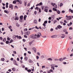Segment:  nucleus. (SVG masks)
Segmentation results:
<instances>
[{"label": "nucleus", "mask_w": 73, "mask_h": 73, "mask_svg": "<svg viewBox=\"0 0 73 73\" xmlns=\"http://www.w3.org/2000/svg\"><path fill=\"white\" fill-rule=\"evenodd\" d=\"M72 19V16H69L68 17H67L66 18V20H71Z\"/></svg>", "instance_id": "obj_1"}, {"label": "nucleus", "mask_w": 73, "mask_h": 73, "mask_svg": "<svg viewBox=\"0 0 73 73\" xmlns=\"http://www.w3.org/2000/svg\"><path fill=\"white\" fill-rule=\"evenodd\" d=\"M13 63L14 65H17V66H18V64H17V62H16V60H13Z\"/></svg>", "instance_id": "obj_2"}, {"label": "nucleus", "mask_w": 73, "mask_h": 73, "mask_svg": "<svg viewBox=\"0 0 73 73\" xmlns=\"http://www.w3.org/2000/svg\"><path fill=\"white\" fill-rule=\"evenodd\" d=\"M40 36H41V33H38L37 36V38H40Z\"/></svg>", "instance_id": "obj_3"}, {"label": "nucleus", "mask_w": 73, "mask_h": 73, "mask_svg": "<svg viewBox=\"0 0 73 73\" xmlns=\"http://www.w3.org/2000/svg\"><path fill=\"white\" fill-rule=\"evenodd\" d=\"M42 25L44 26V27H43L42 29H45V28H46V24L45 23H43Z\"/></svg>", "instance_id": "obj_4"}, {"label": "nucleus", "mask_w": 73, "mask_h": 73, "mask_svg": "<svg viewBox=\"0 0 73 73\" xmlns=\"http://www.w3.org/2000/svg\"><path fill=\"white\" fill-rule=\"evenodd\" d=\"M43 8H44V10H48L49 9V7L47 6H43Z\"/></svg>", "instance_id": "obj_5"}, {"label": "nucleus", "mask_w": 73, "mask_h": 73, "mask_svg": "<svg viewBox=\"0 0 73 73\" xmlns=\"http://www.w3.org/2000/svg\"><path fill=\"white\" fill-rule=\"evenodd\" d=\"M29 33H30L29 32L27 31L25 33V35H29Z\"/></svg>", "instance_id": "obj_6"}, {"label": "nucleus", "mask_w": 73, "mask_h": 73, "mask_svg": "<svg viewBox=\"0 0 73 73\" xmlns=\"http://www.w3.org/2000/svg\"><path fill=\"white\" fill-rule=\"evenodd\" d=\"M9 8H11V9H13V5H12V4L10 5H9Z\"/></svg>", "instance_id": "obj_7"}, {"label": "nucleus", "mask_w": 73, "mask_h": 73, "mask_svg": "<svg viewBox=\"0 0 73 73\" xmlns=\"http://www.w3.org/2000/svg\"><path fill=\"white\" fill-rule=\"evenodd\" d=\"M31 38H33V39H36L37 38V37L35 36H31Z\"/></svg>", "instance_id": "obj_8"}, {"label": "nucleus", "mask_w": 73, "mask_h": 73, "mask_svg": "<svg viewBox=\"0 0 73 73\" xmlns=\"http://www.w3.org/2000/svg\"><path fill=\"white\" fill-rule=\"evenodd\" d=\"M27 1H24V5L25 6H27Z\"/></svg>", "instance_id": "obj_9"}, {"label": "nucleus", "mask_w": 73, "mask_h": 73, "mask_svg": "<svg viewBox=\"0 0 73 73\" xmlns=\"http://www.w3.org/2000/svg\"><path fill=\"white\" fill-rule=\"evenodd\" d=\"M33 50L34 51V52L35 53H36V48H35L34 47V48H33Z\"/></svg>", "instance_id": "obj_10"}, {"label": "nucleus", "mask_w": 73, "mask_h": 73, "mask_svg": "<svg viewBox=\"0 0 73 73\" xmlns=\"http://www.w3.org/2000/svg\"><path fill=\"white\" fill-rule=\"evenodd\" d=\"M57 27L58 29H61V28H62V26H61L60 25H59L57 26Z\"/></svg>", "instance_id": "obj_11"}, {"label": "nucleus", "mask_w": 73, "mask_h": 73, "mask_svg": "<svg viewBox=\"0 0 73 73\" xmlns=\"http://www.w3.org/2000/svg\"><path fill=\"white\" fill-rule=\"evenodd\" d=\"M51 38H56V37H57V36L56 35H53L51 36Z\"/></svg>", "instance_id": "obj_12"}, {"label": "nucleus", "mask_w": 73, "mask_h": 73, "mask_svg": "<svg viewBox=\"0 0 73 73\" xmlns=\"http://www.w3.org/2000/svg\"><path fill=\"white\" fill-rule=\"evenodd\" d=\"M69 12H71L72 13H73V10L71 9H69Z\"/></svg>", "instance_id": "obj_13"}, {"label": "nucleus", "mask_w": 73, "mask_h": 73, "mask_svg": "<svg viewBox=\"0 0 73 73\" xmlns=\"http://www.w3.org/2000/svg\"><path fill=\"white\" fill-rule=\"evenodd\" d=\"M34 23H35V24H37V20L35 19L34 21Z\"/></svg>", "instance_id": "obj_14"}, {"label": "nucleus", "mask_w": 73, "mask_h": 73, "mask_svg": "<svg viewBox=\"0 0 73 73\" xmlns=\"http://www.w3.org/2000/svg\"><path fill=\"white\" fill-rule=\"evenodd\" d=\"M27 15H25L24 16L23 18H24V20H25H25H26V18H27Z\"/></svg>", "instance_id": "obj_15"}, {"label": "nucleus", "mask_w": 73, "mask_h": 73, "mask_svg": "<svg viewBox=\"0 0 73 73\" xmlns=\"http://www.w3.org/2000/svg\"><path fill=\"white\" fill-rule=\"evenodd\" d=\"M4 12L5 13H7V14H8L9 13V12L8 11L5 10Z\"/></svg>", "instance_id": "obj_16"}, {"label": "nucleus", "mask_w": 73, "mask_h": 73, "mask_svg": "<svg viewBox=\"0 0 73 73\" xmlns=\"http://www.w3.org/2000/svg\"><path fill=\"white\" fill-rule=\"evenodd\" d=\"M62 36H61V38H64L65 37V35L64 34H62Z\"/></svg>", "instance_id": "obj_17"}, {"label": "nucleus", "mask_w": 73, "mask_h": 73, "mask_svg": "<svg viewBox=\"0 0 73 73\" xmlns=\"http://www.w3.org/2000/svg\"><path fill=\"white\" fill-rule=\"evenodd\" d=\"M59 60L60 61V62H62L63 60V59L62 58H61L59 59Z\"/></svg>", "instance_id": "obj_18"}, {"label": "nucleus", "mask_w": 73, "mask_h": 73, "mask_svg": "<svg viewBox=\"0 0 73 73\" xmlns=\"http://www.w3.org/2000/svg\"><path fill=\"white\" fill-rule=\"evenodd\" d=\"M24 60L25 61H27V60H28V57L25 56Z\"/></svg>", "instance_id": "obj_19"}, {"label": "nucleus", "mask_w": 73, "mask_h": 73, "mask_svg": "<svg viewBox=\"0 0 73 73\" xmlns=\"http://www.w3.org/2000/svg\"><path fill=\"white\" fill-rule=\"evenodd\" d=\"M71 25H72V23L70 22L69 24H67L68 26L69 27V26H70Z\"/></svg>", "instance_id": "obj_20"}, {"label": "nucleus", "mask_w": 73, "mask_h": 73, "mask_svg": "<svg viewBox=\"0 0 73 73\" xmlns=\"http://www.w3.org/2000/svg\"><path fill=\"white\" fill-rule=\"evenodd\" d=\"M52 18L53 19H54V17H55L54 16V15H52L51 16Z\"/></svg>", "instance_id": "obj_21"}, {"label": "nucleus", "mask_w": 73, "mask_h": 73, "mask_svg": "<svg viewBox=\"0 0 73 73\" xmlns=\"http://www.w3.org/2000/svg\"><path fill=\"white\" fill-rule=\"evenodd\" d=\"M47 60H48L49 61H52V59L51 58H48L47 59Z\"/></svg>", "instance_id": "obj_22"}, {"label": "nucleus", "mask_w": 73, "mask_h": 73, "mask_svg": "<svg viewBox=\"0 0 73 73\" xmlns=\"http://www.w3.org/2000/svg\"><path fill=\"white\" fill-rule=\"evenodd\" d=\"M29 62H30V63H32V62H33V61L31 60V59H29Z\"/></svg>", "instance_id": "obj_23"}, {"label": "nucleus", "mask_w": 73, "mask_h": 73, "mask_svg": "<svg viewBox=\"0 0 73 73\" xmlns=\"http://www.w3.org/2000/svg\"><path fill=\"white\" fill-rule=\"evenodd\" d=\"M53 10L54 11H56V12L57 11V9H55V8H53Z\"/></svg>", "instance_id": "obj_24"}, {"label": "nucleus", "mask_w": 73, "mask_h": 73, "mask_svg": "<svg viewBox=\"0 0 73 73\" xmlns=\"http://www.w3.org/2000/svg\"><path fill=\"white\" fill-rule=\"evenodd\" d=\"M51 69H52V70H54V68L53 67V66H52V65H51Z\"/></svg>", "instance_id": "obj_25"}, {"label": "nucleus", "mask_w": 73, "mask_h": 73, "mask_svg": "<svg viewBox=\"0 0 73 73\" xmlns=\"http://www.w3.org/2000/svg\"><path fill=\"white\" fill-rule=\"evenodd\" d=\"M20 19H23V15L21 16L20 17Z\"/></svg>", "instance_id": "obj_26"}, {"label": "nucleus", "mask_w": 73, "mask_h": 73, "mask_svg": "<svg viewBox=\"0 0 73 73\" xmlns=\"http://www.w3.org/2000/svg\"><path fill=\"white\" fill-rule=\"evenodd\" d=\"M27 71L28 72H29V73H30V72H31V70L30 69L27 70Z\"/></svg>", "instance_id": "obj_27"}, {"label": "nucleus", "mask_w": 73, "mask_h": 73, "mask_svg": "<svg viewBox=\"0 0 73 73\" xmlns=\"http://www.w3.org/2000/svg\"><path fill=\"white\" fill-rule=\"evenodd\" d=\"M47 23H48V21H45L44 22V23L45 24H47Z\"/></svg>", "instance_id": "obj_28"}, {"label": "nucleus", "mask_w": 73, "mask_h": 73, "mask_svg": "<svg viewBox=\"0 0 73 73\" xmlns=\"http://www.w3.org/2000/svg\"><path fill=\"white\" fill-rule=\"evenodd\" d=\"M19 36H18V35L15 36V38L16 37H17V39H18L19 38Z\"/></svg>", "instance_id": "obj_29"}, {"label": "nucleus", "mask_w": 73, "mask_h": 73, "mask_svg": "<svg viewBox=\"0 0 73 73\" xmlns=\"http://www.w3.org/2000/svg\"><path fill=\"white\" fill-rule=\"evenodd\" d=\"M16 0H15L13 1V4H16Z\"/></svg>", "instance_id": "obj_30"}, {"label": "nucleus", "mask_w": 73, "mask_h": 73, "mask_svg": "<svg viewBox=\"0 0 73 73\" xmlns=\"http://www.w3.org/2000/svg\"><path fill=\"white\" fill-rule=\"evenodd\" d=\"M39 4V6L42 5V2H40Z\"/></svg>", "instance_id": "obj_31"}, {"label": "nucleus", "mask_w": 73, "mask_h": 73, "mask_svg": "<svg viewBox=\"0 0 73 73\" xmlns=\"http://www.w3.org/2000/svg\"><path fill=\"white\" fill-rule=\"evenodd\" d=\"M55 61H58L59 60L58 59H55L54 60Z\"/></svg>", "instance_id": "obj_32"}, {"label": "nucleus", "mask_w": 73, "mask_h": 73, "mask_svg": "<svg viewBox=\"0 0 73 73\" xmlns=\"http://www.w3.org/2000/svg\"><path fill=\"white\" fill-rule=\"evenodd\" d=\"M57 13H58V14H60V11L59 10L57 11Z\"/></svg>", "instance_id": "obj_33"}, {"label": "nucleus", "mask_w": 73, "mask_h": 73, "mask_svg": "<svg viewBox=\"0 0 73 73\" xmlns=\"http://www.w3.org/2000/svg\"><path fill=\"white\" fill-rule=\"evenodd\" d=\"M3 41H4V42H5V41H6V38H4L3 39Z\"/></svg>", "instance_id": "obj_34"}, {"label": "nucleus", "mask_w": 73, "mask_h": 73, "mask_svg": "<svg viewBox=\"0 0 73 73\" xmlns=\"http://www.w3.org/2000/svg\"><path fill=\"white\" fill-rule=\"evenodd\" d=\"M39 8H38V7H36L35 8V9H36V10H38Z\"/></svg>", "instance_id": "obj_35"}, {"label": "nucleus", "mask_w": 73, "mask_h": 73, "mask_svg": "<svg viewBox=\"0 0 73 73\" xmlns=\"http://www.w3.org/2000/svg\"><path fill=\"white\" fill-rule=\"evenodd\" d=\"M23 21H24V20H23V19H20V21L21 23H23Z\"/></svg>", "instance_id": "obj_36"}, {"label": "nucleus", "mask_w": 73, "mask_h": 73, "mask_svg": "<svg viewBox=\"0 0 73 73\" xmlns=\"http://www.w3.org/2000/svg\"><path fill=\"white\" fill-rule=\"evenodd\" d=\"M1 60H2V61H4L5 60V59L4 58H1Z\"/></svg>", "instance_id": "obj_37"}, {"label": "nucleus", "mask_w": 73, "mask_h": 73, "mask_svg": "<svg viewBox=\"0 0 73 73\" xmlns=\"http://www.w3.org/2000/svg\"><path fill=\"white\" fill-rule=\"evenodd\" d=\"M12 42H13V40H12V39H11L10 41L9 42V43H12Z\"/></svg>", "instance_id": "obj_38"}, {"label": "nucleus", "mask_w": 73, "mask_h": 73, "mask_svg": "<svg viewBox=\"0 0 73 73\" xmlns=\"http://www.w3.org/2000/svg\"><path fill=\"white\" fill-rule=\"evenodd\" d=\"M62 5H63V4L62 3H61L60 4V7H61V6H62Z\"/></svg>", "instance_id": "obj_39"}, {"label": "nucleus", "mask_w": 73, "mask_h": 73, "mask_svg": "<svg viewBox=\"0 0 73 73\" xmlns=\"http://www.w3.org/2000/svg\"><path fill=\"white\" fill-rule=\"evenodd\" d=\"M32 43H33V42L32 41L31 42L29 43V44L30 45H31L32 44Z\"/></svg>", "instance_id": "obj_40"}, {"label": "nucleus", "mask_w": 73, "mask_h": 73, "mask_svg": "<svg viewBox=\"0 0 73 73\" xmlns=\"http://www.w3.org/2000/svg\"><path fill=\"white\" fill-rule=\"evenodd\" d=\"M6 43L7 44H9V41H7V40L6 41Z\"/></svg>", "instance_id": "obj_41"}, {"label": "nucleus", "mask_w": 73, "mask_h": 73, "mask_svg": "<svg viewBox=\"0 0 73 73\" xmlns=\"http://www.w3.org/2000/svg\"><path fill=\"white\" fill-rule=\"evenodd\" d=\"M12 70H13V71H15V68H12Z\"/></svg>", "instance_id": "obj_42"}, {"label": "nucleus", "mask_w": 73, "mask_h": 73, "mask_svg": "<svg viewBox=\"0 0 73 73\" xmlns=\"http://www.w3.org/2000/svg\"><path fill=\"white\" fill-rule=\"evenodd\" d=\"M36 57L37 60H38V59L39 58V57L38 56H36Z\"/></svg>", "instance_id": "obj_43"}, {"label": "nucleus", "mask_w": 73, "mask_h": 73, "mask_svg": "<svg viewBox=\"0 0 73 73\" xmlns=\"http://www.w3.org/2000/svg\"><path fill=\"white\" fill-rule=\"evenodd\" d=\"M24 37H25V38H27V37H28V36L26 35H24Z\"/></svg>", "instance_id": "obj_44"}, {"label": "nucleus", "mask_w": 73, "mask_h": 73, "mask_svg": "<svg viewBox=\"0 0 73 73\" xmlns=\"http://www.w3.org/2000/svg\"><path fill=\"white\" fill-rule=\"evenodd\" d=\"M16 19L17 20H18L19 19V18L18 17H16Z\"/></svg>", "instance_id": "obj_45"}, {"label": "nucleus", "mask_w": 73, "mask_h": 73, "mask_svg": "<svg viewBox=\"0 0 73 73\" xmlns=\"http://www.w3.org/2000/svg\"><path fill=\"white\" fill-rule=\"evenodd\" d=\"M42 68L43 69V68H45V66H42Z\"/></svg>", "instance_id": "obj_46"}, {"label": "nucleus", "mask_w": 73, "mask_h": 73, "mask_svg": "<svg viewBox=\"0 0 73 73\" xmlns=\"http://www.w3.org/2000/svg\"><path fill=\"white\" fill-rule=\"evenodd\" d=\"M65 11H64V10L62 11V13H65Z\"/></svg>", "instance_id": "obj_47"}, {"label": "nucleus", "mask_w": 73, "mask_h": 73, "mask_svg": "<svg viewBox=\"0 0 73 73\" xmlns=\"http://www.w3.org/2000/svg\"><path fill=\"white\" fill-rule=\"evenodd\" d=\"M65 33L66 35H68V31H66L65 32Z\"/></svg>", "instance_id": "obj_48"}, {"label": "nucleus", "mask_w": 73, "mask_h": 73, "mask_svg": "<svg viewBox=\"0 0 73 73\" xmlns=\"http://www.w3.org/2000/svg\"><path fill=\"white\" fill-rule=\"evenodd\" d=\"M19 3L20 4H22V2L21 1H19Z\"/></svg>", "instance_id": "obj_49"}, {"label": "nucleus", "mask_w": 73, "mask_h": 73, "mask_svg": "<svg viewBox=\"0 0 73 73\" xmlns=\"http://www.w3.org/2000/svg\"><path fill=\"white\" fill-rule=\"evenodd\" d=\"M57 22V20H55L54 21V24H55Z\"/></svg>", "instance_id": "obj_50"}, {"label": "nucleus", "mask_w": 73, "mask_h": 73, "mask_svg": "<svg viewBox=\"0 0 73 73\" xmlns=\"http://www.w3.org/2000/svg\"><path fill=\"white\" fill-rule=\"evenodd\" d=\"M63 64H64V65H66V62H63Z\"/></svg>", "instance_id": "obj_51"}, {"label": "nucleus", "mask_w": 73, "mask_h": 73, "mask_svg": "<svg viewBox=\"0 0 73 73\" xmlns=\"http://www.w3.org/2000/svg\"><path fill=\"white\" fill-rule=\"evenodd\" d=\"M9 29H11L12 28V26H10L9 27Z\"/></svg>", "instance_id": "obj_52"}, {"label": "nucleus", "mask_w": 73, "mask_h": 73, "mask_svg": "<svg viewBox=\"0 0 73 73\" xmlns=\"http://www.w3.org/2000/svg\"><path fill=\"white\" fill-rule=\"evenodd\" d=\"M66 31H67V30H66V29H64L63 30V32H66Z\"/></svg>", "instance_id": "obj_53"}, {"label": "nucleus", "mask_w": 73, "mask_h": 73, "mask_svg": "<svg viewBox=\"0 0 73 73\" xmlns=\"http://www.w3.org/2000/svg\"><path fill=\"white\" fill-rule=\"evenodd\" d=\"M53 71L52 70V69H50V70H49V72H53Z\"/></svg>", "instance_id": "obj_54"}, {"label": "nucleus", "mask_w": 73, "mask_h": 73, "mask_svg": "<svg viewBox=\"0 0 73 73\" xmlns=\"http://www.w3.org/2000/svg\"><path fill=\"white\" fill-rule=\"evenodd\" d=\"M37 54L38 55V56H40V52H38L37 53Z\"/></svg>", "instance_id": "obj_55"}, {"label": "nucleus", "mask_w": 73, "mask_h": 73, "mask_svg": "<svg viewBox=\"0 0 73 73\" xmlns=\"http://www.w3.org/2000/svg\"><path fill=\"white\" fill-rule=\"evenodd\" d=\"M69 30H72L73 29V28H72V27H70L69 29Z\"/></svg>", "instance_id": "obj_56"}, {"label": "nucleus", "mask_w": 73, "mask_h": 73, "mask_svg": "<svg viewBox=\"0 0 73 73\" xmlns=\"http://www.w3.org/2000/svg\"><path fill=\"white\" fill-rule=\"evenodd\" d=\"M4 31V28H2V31Z\"/></svg>", "instance_id": "obj_57"}, {"label": "nucleus", "mask_w": 73, "mask_h": 73, "mask_svg": "<svg viewBox=\"0 0 73 73\" xmlns=\"http://www.w3.org/2000/svg\"><path fill=\"white\" fill-rule=\"evenodd\" d=\"M19 39H21L22 38V37H21V36H19Z\"/></svg>", "instance_id": "obj_58"}, {"label": "nucleus", "mask_w": 73, "mask_h": 73, "mask_svg": "<svg viewBox=\"0 0 73 73\" xmlns=\"http://www.w3.org/2000/svg\"><path fill=\"white\" fill-rule=\"evenodd\" d=\"M35 28H36V29H39V28L37 27V26H36Z\"/></svg>", "instance_id": "obj_59"}, {"label": "nucleus", "mask_w": 73, "mask_h": 73, "mask_svg": "<svg viewBox=\"0 0 73 73\" xmlns=\"http://www.w3.org/2000/svg\"><path fill=\"white\" fill-rule=\"evenodd\" d=\"M39 5L40 6L39 4L38 3L36 5V7H38V6H39Z\"/></svg>", "instance_id": "obj_60"}, {"label": "nucleus", "mask_w": 73, "mask_h": 73, "mask_svg": "<svg viewBox=\"0 0 73 73\" xmlns=\"http://www.w3.org/2000/svg\"><path fill=\"white\" fill-rule=\"evenodd\" d=\"M39 12H40V13H41V9H40V8H39Z\"/></svg>", "instance_id": "obj_61"}, {"label": "nucleus", "mask_w": 73, "mask_h": 73, "mask_svg": "<svg viewBox=\"0 0 73 73\" xmlns=\"http://www.w3.org/2000/svg\"><path fill=\"white\" fill-rule=\"evenodd\" d=\"M48 10H45L44 9V11H45V12H48Z\"/></svg>", "instance_id": "obj_62"}, {"label": "nucleus", "mask_w": 73, "mask_h": 73, "mask_svg": "<svg viewBox=\"0 0 73 73\" xmlns=\"http://www.w3.org/2000/svg\"><path fill=\"white\" fill-rule=\"evenodd\" d=\"M13 53H14V54H16V51H15L13 52Z\"/></svg>", "instance_id": "obj_63"}, {"label": "nucleus", "mask_w": 73, "mask_h": 73, "mask_svg": "<svg viewBox=\"0 0 73 73\" xmlns=\"http://www.w3.org/2000/svg\"><path fill=\"white\" fill-rule=\"evenodd\" d=\"M0 39L1 40H3V37H0Z\"/></svg>", "instance_id": "obj_64"}]
</instances>
